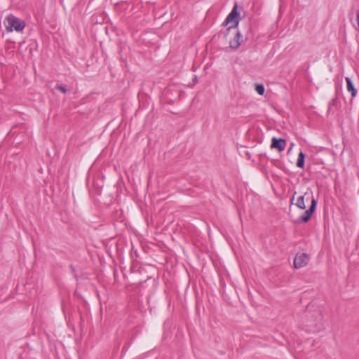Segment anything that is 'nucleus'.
Segmentation results:
<instances>
[{
	"instance_id": "obj_9",
	"label": "nucleus",
	"mask_w": 359,
	"mask_h": 359,
	"mask_svg": "<svg viewBox=\"0 0 359 359\" xmlns=\"http://www.w3.org/2000/svg\"><path fill=\"white\" fill-rule=\"evenodd\" d=\"M304 160H305V154L300 151L298 155L297 161V166L301 168L304 167Z\"/></svg>"
},
{
	"instance_id": "obj_2",
	"label": "nucleus",
	"mask_w": 359,
	"mask_h": 359,
	"mask_svg": "<svg viewBox=\"0 0 359 359\" xmlns=\"http://www.w3.org/2000/svg\"><path fill=\"white\" fill-rule=\"evenodd\" d=\"M306 330L312 333H319L325 328L324 317L320 311L310 313L305 321Z\"/></svg>"
},
{
	"instance_id": "obj_6",
	"label": "nucleus",
	"mask_w": 359,
	"mask_h": 359,
	"mask_svg": "<svg viewBox=\"0 0 359 359\" xmlns=\"http://www.w3.org/2000/svg\"><path fill=\"white\" fill-rule=\"evenodd\" d=\"M286 147V141L283 139H278L276 137H273L271 140V149H276L279 152L283 151Z\"/></svg>"
},
{
	"instance_id": "obj_12",
	"label": "nucleus",
	"mask_w": 359,
	"mask_h": 359,
	"mask_svg": "<svg viewBox=\"0 0 359 359\" xmlns=\"http://www.w3.org/2000/svg\"><path fill=\"white\" fill-rule=\"evenodd\" d=\"M294 146V144L293 142H292L290 144V148L288 149V153H290L292 150V148H293Z\"/></svg>"
},
{
	"instance_id": "obj_10",
	"label": "nucleus",
	"mask_w": 359,
	"mask_h": 359,
	"mask_svg": "<svg viewBox=\"0 0 359 359\" xmlns=\"http://www.w3.org/2000/svg\"><path fill=\"white\" fill-rule=\"evenodd\" d=\"M255 91L259 95H263L265 91L264 86L262 84H255Z\"/></svg>"
},
{
	"instance_id": "obj_8",
	"label": "nucleus",
	"mask_w": 359,
	"mask_h": 359,
	"mask_svg": "<svg viewBox=\"0 0 359 359\" xmlns=\"http://www.w3.org/2000/svg\"><path fill=\"white\" fill-rule=\"evenodd\" d=\"M346 82L347 86V90L351 93L353 97H355L357 94V90L353 86V84L350 78H346Z\"/></svg>"
},
{
	"instance_id": "obj_4",
	"label": "nucleus",
	"mask_w": 359,
	"mask_h": 359,
	"mask_svg": "<svg viewBox=\"0 0 359 359\" xmlns=\"http://www.w3.org/2000/svg\"><path fill=\"white\" fill-rule=\"evenodd\" d=\"M239 23V13L238 12V6L236 4L231 13L227 15L226 20L223 22L224 26H228V31L232 28H236Z\"/></svg>"
},
{
	"instance_id": "obj_11",
	"label": "nucleus",
	"mask_w": 359,
	"mask_h": 359,
	"mask_svg": "<svg viewBox=\"0 0 359 359\" xmlns=\"http://www.w3.org/2000/svg\"><path fill=\"white\" fill-rule=\"evenodd\" d=\"M57 89L63 93H66V89L63 86H58Z\"/></svg>"
},
{
	"instance_id": "obj_5",
	"label": "nucleus",
	"mask_w": 359,
	"mask_h": 359,
	"mask_svg": "<svg viewBox=\"0 0 359 359\" xmlns=\"http://www.w3.org/2000/svg\"><path fill=\"white\" fill-rule=\"evenodd\" d=\"M309 256L306 253H298L294 259L293 265L295 269L306 266L309 262Z\"/></svg>"
},
{
	"instance_id": "obj_1",
	"label": "nucleus",
	"mask_w": 359,
	"mask_h": 359,
	"mask_svg": "<svg viewBox=\"0 0 359 359\" xmlns=\"http://www.w3.org/2000/svg\"><path fill=\"white\" fill-rule=\"evenodd\" d=\"M309 200H311V206L309 210L304 212L300 218L304 222H306L310 219L317 204L316 199L313 198L311 190L310 189H307L302 195H297V192H294L291 198V203L302 210H304L306 208L305 201H308Z\"/></svg>"
},
{
	"instance_id": "obj_7",
	"label": "nucleus",
	"mask_w": 359,
	"mask_h": 359,
	"mask_svg": "<svg viewBox=\"0 0 359 359\" xmlns=\"http://www.w3.org/2000/svg\"><path fill=\"white\" fill-rule=\"evenodd\" d=\"M242 35L239 32H236L234 38L229 41L230 47L236 49L241 45L242 41Z\"/></svg>"
},
{
	"instance_id": "obj_3",
	"label": "nucleus",
	"mask_w": 359,
	"mask_h": 359,
	"mask_svg": "<svg viewBox=\"0 0 359 359\" xmlns=\"http://www.w3.org/2000/svg\"><path fill=\"white\" fill-rule=\"evenodd\" d=\"M5 27L8 32H19L25 29V22L13 15H8L5 19Z\"/></svg>"
}]
</instances>
